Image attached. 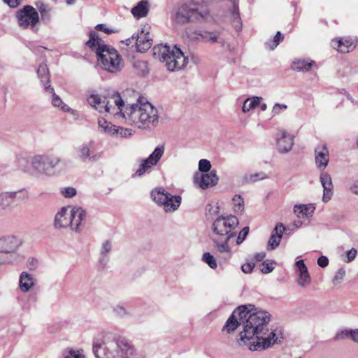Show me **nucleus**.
Segmentation results:
<instances>
[{"mask_svg":"<svg viewBox=\"0 0 358 358\" xmlns=\"http://www.w3.org/2000/svg\"><path fill=\"white\" fill-rule=\"evenodd\" d=\"M270 314L264 310H257L254 305L240 306L236 308L227 320L222 331H234L242 325L240 333V345H248L252 351H261L278 343L277 330L269 331L267 324Z\"/></svg>","mask_w":358,"mask_h":358,"instance_id":"obj_1","label":"nucleus"},{"mask_svg":"<svg viewBox=\"0 0 358 358\" xmlns=\"http://www.w3.org/2000/svg\"><path fill=\"white\" fill-rule=\"evenodd\" d=\"M92 350L96 358H136L129 341L111 333H102L93 339Z\"/></svg>","mask_w":358,"mask_h":358,"instance_id":"obj_2","label":"nucleus"},{"mask_svg":"<svg viewBox=\"0 0 358 358\" xmlns=\"http://www.w3.org/2000/svg\"><path fill=\"white\" fill-rule=\"evenodd\" d=\"M157 109L149 102L137 101L127 105L125 122L140 129H150L158 124Z\"/></svg>","mask_w":358,"mask_h":358,"instance_id":"obj_3","label":"nucleus"},{"mask_svg":"<svg viewBox=\"0 0 358 358\" xmlns=\"http://www.w3.org/2000/svg\"><path fill=\"white\" fill-rule=\"evenodd\" d=\"M315 163L317 169L322 171L320 175V181L323 187L322 201H329L334 194V186L331 176L324 172L329 162V152L327 145L324 143L318 144L314 150Z\"/></svg>","mask_w":358,"mask_h":358,"instance_id":"obj_4","label":"nucleus"},{"mask_svg":"<svg viewBox=\"0 0 358 358\" xmlns=\"http://www.w3.org/2000/svg\"><path fill=\"white\" fill-rule=\"evenodd\" d=\"M152 52L154 57L165 63L167 69L170 71H178L182 69L188 62L187 57L176 46L171 50L166 45H157L154 46Z\"/></svg>","mask_w":358,"mask_h":358,"instance_id":"obj_5","label":"nucleus"},{"mask_svg":"<svg viewBox=\"0 0 358 358\" xmlns=\"http://www.w3.org/2000/svg\"><path fill=\"white\" fill-rule=\"evenodd\" d=\"M62 162V159L52 154L34 155L31 159V173L38 175L52 176L55 170Z\"/></svg>","mask_w":358,"mask_h":358,"instance_id":"obj_6","label":"nucleus"},{"mask_svg":"<svg viewBox=\"0 0 358 358\" xmlns=\"http://www.w3.org/2000/svg\"><path fill=\"white\" fill-rule=\"evenodd\" d=\"M99 50L97 61L103 70L115 73L122 69V59L115 48L108 46Z\"/></svg>","mask_w":358,"mask_h":358,"instance_id":"obj_7","label":"nucleus"},{"mask_svg":"<svg viewBox=\"0 0 358 358\" xmlns=\"http://www.w3.org/2000/svg\"><path fill=\"white\" fill-rule=\"evenodd\" d=\"M208 15V11L199 10L194 4H182L176 10L174 21L180 24L189 22H199L206 19Z\"/></svg>","mask_w":358,"mask_h":358,"instance_id":"obj_8","label":"nucleus"},{"mask_svg":"<svg viewBox=\"0 0 358 358\" xmlns=\"http://www.w3.org/2000/svg\"><path fill=\"white\" fill-rule=\"evenodd\" d=\"M22 245L20 238L15 236L8 235L0 238V265L13 264L16 260V254Z\"/></svg>","mask_w":358,"mask_h":358,"instance_id":"obj_9","label":"nucleus"},{"mask_svg":"<svg viewBox=\"0 0 358 358\" xmlns=\"http://www.w3.org/2000/svg\"><path fill=\"white\" fill-rule=\"evenodd\" d=\"M238 220L236 216H219L213 223V234L218 238L230 240L234 236L233 230L238 226Z\"/></svg>","mask_w":358,"mask_h":358,"instance_id":"obj_10","label":"nucleus"},{"mask_svg":"<svg viewBox=\"0 0 358 358\" xmlns=\"http://www.w3.org/2000/svg\"><path fill=\"white\" fill-rule=\"evenodd\" d=\"M126 107L119 93L113 92L107 96L104 113H108L117 119L125 120Z\"/></svg>","mask_w":358,"mask_h":358,"instance_id":"obj_11","label":"nucleus"},{"mask_svg":"<svg viewBox=\"0 0 358 358\" xmlns=\"http://www.w3.org/2000/svg\"><path fill=\"white\" fill-rule=\"evenodd\" d=\"M16 18L22 29H34L38 22L39 15L34 7L27 5L17 12Z\"/></svg>","mask_w":358,"mask_h":358,"instance_id":"obj_12","label":"nucleus"},{"mask_svg":"<svg viewBox=\"0 0 358 358\" xmlns=\"http://www.w3.org/2000/svg\"><path fill=\"white\" fill-rule=\"evenodd\" d=\"M164 150L165 147L164 145H159L156 147L148 158L142 160L134 176H141L152 166L157 165L164 155Z\"/></svg>","mask_w":358,"mask_h":358,"instance_id":"obj_13","label":"nucleus"},{"mask_svg":"<svg viewBox=\"0 0 358 358\" xmlns=\"http://www.w3.org/2000/svg\"><path fill=\"white\" fill-rule=\"evenodd\" d=\"M73 157L83 163L94 162L100 159V154L92 150V145L90 143H83L74 148Z\"/></svg>","mask_w":358,"mask_h":358,"instance_id":"obj_14","label":"nucleus"},{"mask_svg":"<svg viewBox=\"0 0 358 358\" xmlns=\"http://www.w3.org/2000/svg\"><path fill=\"white\" fill-rule=\"evenodd\" d=\"M27 198L28 192L25 189L1 192L0 193V208L8 209L13 206L16 200H24Z\"/></svg>","mask_w":358,"mask_h":358,"instance_id":"obj_15","label":"nucleus"},{"mask_svg":"<svg viewBox=\"0 0 358 358\" xmlns=\"http://www.w3.org/2000/svg\"><path fill=\"white\" fill-rule=\"evenodd\" d=\"M149 29L150 27L148 25H144L141 30L138 32L136 37L133 36L131 39H128L129 43H131V40L135 41L136 50L140 52H146L150 48L152 44V40L150 36Z\"/></svg>","mask_w":358,"mask_h":358,"instance_id":"obj_16","label":"nucleus"},{"mask_svg":"<svg viewBox=\"0 0 358 358\" xmlns=\"http://www.w3.org/2000/svg\"><path fill=\"white\" fill-rule=\"evenodd\" d=\"M219 180L216 171L213 170L208 173H196L194 176V182L199 188L206 189L215 186Z\"/></svg>","mask_w":358,"mask_h":358,"instance_id":"obj_17","label":"nucleus"},{"mask_svg":"<svg viewBox=\"0 0 358 358\" xmlns=\"http://www.w3.org/2000/svg\"><path fill=\"white\" fill-rule=\"evenodd\" d=\"M69 228L76 232L80 231L86 219L85 210L81 207L73 206L69 209Z\"/></svg>","mask_w":358,"mask_h":358,"instance_id":"obj_18","label":"nucleus"},{"mask_svg":"<svg viewBox=\"0 0 358 358\" xmlns=\"http://www.w3.org/2000/svg\"><path fill=\"white\" fill-rule=\"evenodd\" d=\"M276 147L280 153L289 152L294 145V137L284 130H280L276 135Z\"/></svg>","mask_w":358,"mask_h":358,"instance_id":"obj_19","label":"nucleus"},{"mask_svg":"<svg viewBox=\"0 0 358 358\" xmlns=\"http://www.w3.org/2000/svg\"><path fill=\"white\" fill-rule=\"evenodd\" d=\"M295 265L298 273L297 284L301 287H307L311 282L307 266L303 259L296 262Z\"/></svg>","mask_w":358,"mask_h":358,"instance_id":"obj_20","label":"nucleus"},{"mask_svg":"<svg viewBox=\"0 0 358 358\" xmlns=\"http://www.w3.org/2000/svg\"><path fill=\"white\" fill-rule=\"evenodd\" d=\"M70 207H62L55 215L53 225L55 229H66L70 226Z\"/></svg>","mask_w":358,"mask_h":358,"instance_id":"obj_21","label":"nucleus"},{"mask_svg":"<svg viewBox=\"0 0 358 358\" xmlns=\"http://www.w3.org/2000/svg\"><path fill=\"white\" fill-rule=\"evenodd\" d=\"M331 46L338 52L348 53L355 48V43L348 38H339L331 41Z\"/></svg>","mask_w":358,"mask_h":358,"instance_id":"obj_22","label":"nucleus"},{"mask_svg":"<svg viewBox=\"0 0 358 358\" xmlns=\"http://www.w3.org/2000/svg\"><path fill=\"white\" fill-rule=\"evenodd\" d=\"M285 230V227L283 224L278 223L276 224L268 240L267 250H275L280 245Z\"/></svg>","mask_w":358,"mask_h":358,"instance_id":"obj_23","label":"nucleus"},{"mask_svg":"<svg viewBox=\"0 0 358 358\" xmlns=\"http://www.w3.org/2000/svg\"><path fill=\"white\" fill-rule=\"evenodd\" d=\"M31 156L24 152H20L15 155V162L18 170L26 173H31Z\"/></svg>","mask_w":358,"mask_h":358,"instance_id":"obj_24","label":"nucleus"},{"mask_svg":"<svg viewBox=\"0 0 358 358\" xmlns=\"http://www.w3.org/2000/svg\"><path fill=\"white\" fill-rule=\"evenodd\" d=\"M195 35L196 36L194 38L197 41H201L210 43H219L224 46V41L219 36V33L217 31H202L195 33Z\"/></svg>","mask_w":358,"mask_h":358,"instance_id":"obj_25","label":"nucleus"},{"mask_svg":"<svg viewBox=\"0 0 358 358\" xmlns=\"http://www.w3.org/2000/svg\"><path fill=\"white\" fill-rule=\"evenodd\" d=\"M35 282L36 280L33 275L23 271L19 277V289L22 292L27 293L34 287Z\"/></svg>","mask_w":358,"mask_h":358,"instance_id":"obj_26","label":"nucleus"},{"mask_svg":"<svg viewBox=\"0 0 358 358\" xmlns=\"http://www.w3.org/2000/svg\"><path fill=\"white\" fill-rule=\"evenodd\" d=\"M229 241L227 238H213V242L215 244L217 252L220 254V257L228 261L231 257V250L229 246Z\"/></svg>","mask_w":358,"mask_h":358,"instance_id":"obj_27","label":"nucleus"},{"mask_svg":"<svg viewBox=\"0 0 358 358\" xmlns=\"http://www.w3.org/2000/svg\"><path fill=\"white\" fill-rule=\"evenodd\" d=\"M107 96H101L98 94H91L87 99L89 104L100 113H104V106Z\"/></svg>","mask_w":358,"mask_h":358,"instance_id":"obj_28","label":"nucleus"},{"mask_svg":"<svg viewBox=\"0 0 358 358\" xmlns=\"http://www.w3.org/2000/svg\"><path fill=\"white\" fill-rule=\"evenodd\" d=\"M150 10V5L148 1L141 0L136 6L131 8V13L134 18L139 20L148 15Z\"/></svg>","mask_w":358,"mask_h":358,"instance_id":"obj_29","label":"nucleus"},{"mask_svg":"<svg viewBox=\"0 0 358 358\" xmlns=\"http://www.w3.org/2000/svg\"><path fill=\"white\" fill-rule=\"evenodd\" d=\"M315 207L313 204H299L294 207V213L299 218H308L313 216Z\"/></svg>","mask_w":358,"mask_h":358,"instance_id":"obj_30","label":"nucleus"},{"mask_svg":"<svg viewBox=\"0 0 358 358\" xmlns=\"http://www.w3.org/2000/svg\"><path fill=\"white\" fill-rule=\"evenodd\" d=\"M89 36L90 39L86 42V45L94 50L96 55H98L99 49L108 46L103 43V41L99 38L97 32L95 31H91Z\"/></svg>","mask_w":358,"mask_h":358,"instance_id":"obj_31","label":"nucleus"},{"mask_svg":"<svg viewBox=\"0 0 358 358\" xmlns=\"http://www.w3.org/2000/svg\"><path fill=\"white\" fill-rule=\"evenodd\" d=\"M45 91L46 93L52 94L51 102L53 106L59 108L63 111L71 110V108L63 102L59 96L55 93L54 89L50 85L45 87Z\"/></svg>","mask_w":358,"mask_h":358,"instance_id":"obj_32","label":"nucleus"},{"mask_svg":"<svg viewBox=\"0 0 358 358\" xmlns=\"http://www.w3.org/2000/svg\"><path fill=\"white\" fill-rule=\"evenodd\" d=\"M171 194L166 192L162 187H157L152 190L150 192L152 200L159 206H163L165 203V200L169 199Z\"/></svg>","mask_w":358,"mask_h":358,"instance_id":"obj_33","label":"nucleus"},{"mask_svg":"<svg viewBox=\"0 0 358 358\" xmlns=\"http://www.w3.org/2000/svg\"><path fill=\"white\" fill-rule=\"evenodd\" d=\"M181 200L180 196L170 194L169 199L165 200V203L162 206L166 212H174L179 208Z\"/></svg>","mask_w":358,"mask_h":358,"instance_id":"obj_34","label":"nucleus"},{"mask_svg":"<svg viewBox=\"0 0 358 358\" xmlns=\"http://www.w3.org/2000/svg\"><path fill=\"white\" fill-rule=\"evenodd\" d=\"M112 242L106 240L101 243L100 248L99 263L102 266H106L109 259V254L112 250Z\"/></svg>","mask_w":358,"mask_h":358,"instance_id":"obj_35","label":"nucleus"},{"mask_svg":"<svg viewBox=\"0 0 358 358\" xmlns=\"http://www.w3.org/2000/svg\"><path fill=\"white\" fill-rule=\"evenodd\" d=\"M313 64V61L308 62L305 60L296 59L292 62V69L294 71H308Z\"/></svg>","mask_w":358,"mask_h":358,"instance_id":"obj_36","label":"nucleus"},{"mask_svg":"<svg viewBox=\"0 0 358 358\" xmlns=\"http://www.w3.org/2000/svg\"><path fill=\"white\" fill-rule=\"evenodd\" d=\"M262 98L259 96H254L252 98L246 99L242 106V111L244 113H248L252 109L255 108L257 106L260 104L261 100Z\"/></svg>","mask_w":358,"mask_h":358,"instance_id":"obj_37","label":"nucleus"},{"mask_svg":"<svg viewBox=\"0 0 358 358\" xmlns=\"http://www.w3.org/2000/svg\"><path fill=\"white\" fill-rule=\"evenodd\" d=\"M98 127L101 131L111 136H114V129L116 126L113 125L111 122H107L103 118H100L98 120Z\"/></svg>","mask_w":358,"mask_h":358,"instance_id":"obj_38","label":"nucleus"},{"mask_svg":"<svg viewBox=\"0 0 358 358\" xmlns=\"http://www.w3.org/2000/svg\"><path fill=\"white\" fill-rule=\"evenodd\" d=\"M37 73L44 87H47V84H48L50 82V75L46 64H40L37 71Z\"/></svg>","mask_w":358,"mask_h":358,"instance_id":"obj_39","label":"nucleus"},{"mask_svg":"<svg viewBox=\"0 0 358 358\" xmlns=\"http://www.w3.org/2000/svg\"><path fill=\"white\" fill-rule=\"evenodd\" d=\"M133 67L138 75L145 76L148 73V63L145 61H135L133 64Z\"/></svg>","mask_w":358,"mask_h":358,"instance_id":"obj_40","label":"nucleus"},{"mask_svg":"<svg viewBox=\"0 0 358 358\" xmlns=\"http://www.w3.org/2000/svg\"><path fill=\"white\" fill-rule=\"evenodd\" d=\"M345 337L350 338L354 342L358 343V329L345 330L336 335L337 339L343 338Z\"/></svg>","mask_w":358,"mask_h":358,"instance_id":"obj_41","label":"nucleus"},{"mask_svg":"<svg viewBox=\"0 0 358 358\" xmlns=\"http://www.w3.org/2000/svg\"><path fill=\"white\" fill-rule=\"evenodd\" d=\"M234 210L238 214H241L244 210V201L241 195H235L232 198Z\"/></svg>","mask_w":358,"mask_h":358,"instance_id":"obj_42","label":"nucleus"},{"mask_svg":"<svg viewBox=\"0 0 358 358\" xmlns=\"http://www.w3.org/2000/svg\"><path fill=\"white\" fill-rule=\"evenodd\" d=\"M282 39L283 37L282 36L281 33L278 31L273 39L267 41L265 43V45L266 48L269 50H274L278 45L280 42L282 41Z\"/></svg>","mask_w":358,"mask_h":358,"instance_id":"obj_43","label":"nucleus"},{"mask_svg":"<svg viewBox=\"0 0 358 358\" xmlns=\"http://www.w3.org/2000/svg\"><path fill=\"white\" fill-rule=\"evenodd\" d=\"M133 134V130L129 128H124L122 127H115L114 129V136H120L122 138H127Z\"/></svg>","mask_w":358,"mask_h":358,"instance_id":"obj_44","label":"nucleus"},{"mask_svg":"<svg viewBox=\"0 0 358 358\" xmlns=\"http://www.w3.org/2000/svg\"><path fill=\"white\" fill-rule=\"evenodd\" d=\"M202 260L212 269H215L217 267L215 258L208 252L203 253Z\"/></svg>","mask_w":358,"mask_h":358,"instance_id":"obj_45","label":"nucleus"},{"mask_svg":"<svg viewBox=\"0 0 358 358\" xmlns=\"http://www.w3.org/2000/svg\"><path fill=\"white\" fill-rule=\"evenodd\" d=\"M60 194L64 198H72L77 194V190L73 187H66L61 188Z\"/></svg>","mask_w":358,"mask_h":358,"instance_id":"obj_46","label":"nucleus"},{"mask_svg":"<svg viewBox=\"0 0 358 358\" xmlns=\"http://www.w3.org/2000/svg\"><path fill=\"white\" fill-rule=\"evenodd\" d=\"M211 164L210 161L206 159H200L199 162V170L200 172L208 173L210 171Z\"/></svg>","mask_w":358,"mask_h":358,"instance_id":"obj_47","label":"nucleus"},{"mask_svg":"<svg viewBox=\"0 0 358 358\" xmlns=\"http://www.w3.org/2000/svg\"><path fill=\"white\" fill-rule=\"evenodd\" d=\"M113 313L120 317H125L129 315V312L126 310V308L120 305H117L113 308Z\"/></svg>","mask_w":358,"mask_h":358,"instance_id":"obj_48","label":"nucleus"},{"mask_svg":"<svg viewBox=\"0 0 358 358\" xmlns=\"http://www.w3.org/2000/svg\"><path fill=\"white\" fill-rule=\"evenodd\" d=\"M345 275V270L344 268H340L336 273H335V275L333 278V283L334 285H338L340 284L342 280H343L344 277Z\"/></svg>","mask_w":358,"mask_h":358,"instance_id":"obj_49","label":"nucleus"},{"mask_svg":"<svg viewBox=\"0 0 358 358\" xmlns=\"http://www.w3.org/2000/svg\"><path fill=\"white\" fill-rule=\"evenodd\" d=\"M64 358H85V356L82 350H71L69 354L64 356Z\"/></svg>","mask_w":358,"mask_h":358,"instance_id":"obj_50","label":"nucleus"},{"mask_svg":"<svg viewBox=\"0 0 358 358\" xmlns=\"http://www.w3.org/2000/svg\"><path fill=\"white\" fill-rule=\"evenodd\" d=\"M248 233H249V227H244L240 231V233L237 237L236 243L238 245L241 244L245 240V238L248 236Z\"/></svg>","mask_w":358,"mask_h":358,"instance_id":"obj_51","label":"nucleus"},{"mask_svg":"<svg viewBox=\"0 0 358 358\" xmlns=\"http://www.w3.org/2000/svg\"><path fill=\"white\" fill-rule=\"evenodd\" d=\"M348 191L352 194L358 196V179L352 180L348 185Z\"/></svg>","mask_w":358,"mask_h":358,"instance_id":"obj_52","label":"nucleus"},{"mask_svg":"<svg viewBox=\"0 0 358 358\" xmlns=\"http://www.w3.org/2000/svg\"><path fill=\"white\" fill-rule=\"evenodd\" d=\"M95 29L97 31H103L104 33H106L107 34H113V33H115L117 31L114 29L109 28V27H106V25L104 24H97L96 26Z\"/></svg>","mask_w":358,"mask_h":358,"instance_id":"obj_53","label":"nucleus"},{"mask_svg":"<svg viewBox=\"0 0 358 358\" xmlns=\"http://www.w3.org/2000/svg\"><path fill=\"white\" fill-rule=\"evenodd\" d=\"M357 255V250L355 248H352L348 250L346 253V259L344 260L345 262L349 263L355 259Z\"/></svg>","mask_w":358,"mask_h":358,"instance_id":"obj_54","label":"nucleus"},{"mask_svg":"<svg viewBox=\"0 0 358 358\" xmlns=\"http://www.w3.org/2000/svg\"><path fill=\"white\" fill-rule=\"evenodd\" d=\"M255 267L253 262H248L241 266V271L246 274L250 273Z\"/></svg>","mask_w":358,"mask_h":358,"instance_id":"obj_55","label":"nucleus"},{"mask_svg":"<svg viewBox=\"0 0 358 358\" xmlns=\"http://www.w3.org/2000/svg\"><path fill=\"white\" fill-rule=\"evenodd\" d=\"M274 269L272 264L264 262L261 266V271L263 273H269Z\"/></svg>","mask_w":358,"mask_h":358,"instance_id":"obj_56","label":"nucleus"},{"mask_svg":"<svg viewBox=\"0 0 358 358\" xmlns=\"http://www.w3.org/2000/svg\"><path fill=\"white\" fill-rule=\"evenodd\" d=\"M287 108V106L285 104L275 103L272 109V113L275 115L279 114L282 110Z\"/></svg>","mask_w":358,"mask_h":358,"instance_id":"obj_57","label":"nucleus"},{"mask_svg":"<svg viewBox=\"0 0 358 358\" xmlns=\"http://www.w3.org/2000/svg\"><path fill=\"white\" fill-rule=\"evenodd\" d=\"M317 264L322 268L326 267L329 264L328 258L325 256H320L317 259Z\"/></svg>","mask_w":358,"mask_h":358,"instance_id":"obj_58","label":"nucleus"},{"mask_svg":"<svg viewBox=\"0 0 358 358\" xmlns=\"http://www.w3.org/2000/svg\"><path fill=\"white\" fill-rule=\"evenodd\" d=\"M23 0H3L4 3H6L10 8H17Z\"/></svg>","mask_w":358,"mask_h":358,"instance_id":"obj_59","label":"nucleus"},{"mask_svg":"<svg viewBox=\"0 0 358 358\" xmlns=\"http://www.w3.org/2000/svg\"><path fill=\"white\" fill-rule=\"evenodd\" d=\"M233 15H234V22L236 23V27H237L238 28V29H241L240 17H239V14H238V8L237 7H234V10L233 12Z\"/></svg>","mask_w":358,"mask_h":358,"instance_id":"obj_60","label":"nucleus"},{"mask_svg":"<svg viewBox=\"0 0 358 358\" xmlns=\"http://www.w3.org/2000/svg\"><path fill=\"white\" fill-rule=\"evenodd\" d=\"M266 178V174L264 173H257L250 176V180L255 182L258 180H262Z\"/></svg>","mask_w":358,"mask_h":358,"instance_id":"obj_61","label":"nucleus"},{"mask_svg":"<svg viewBox=\"0 0 358 358\" xmlns=\"http://www.w3.org/2000/svg\"><path fill=\"white\" fill-rule=\"evenodd\" d=\"M37 260L35 259H31L28 261L27 266L30 270H34L37 266Z\"/></svg>","mask_w":358,"mask_h":358,"instance_id":"obj_62","label":"nucleus"},{"mask_svg":"<svg viewBox=\"0 0 358 358\" xmlns=\"http://www.w3.org/2000/svg\"><path fill=\"white\" fill-rule=\"evenodd\" d=\"M41 20L43 21V22H48L50 21V10H48V11H45L44 13H42L41 14Z\"/></svg>","mask_w":358,"mask_h":358,"instance_id":"obj_63","label":"nucleus"},{"mask_svg":"<svg viewBox=\"0 0 358 358\" xmlns=\"http://www.w3.org/2000/svg\"><path fill=\"white\" fill-rule=\"evenodd\" d=\"M265 257H266L265 252H261L255 254V260H257L258 262H261L264 259Z\"/></svg>","mask_w":358,"mask_h":358,"instance_id":"obj_64","label":"nucleus"}]
</instances>
